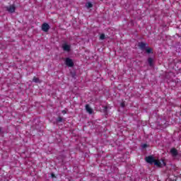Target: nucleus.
<instances>
[{
    "label": "nucleus",
    "mask_w": 181,
    "mask_h": 181,
    "mask_svg": "<svg viewBox=\"0 0 181 181\" xmlns=\"http://www.w3.org/2000/svg\"><path fill=\"white\" fill-rule=\"evenodd\" d=\"M146 161L147 163H154L156 166H158L159 168H162V166H165L166 163H165V161L163 160H155L153 156H148L146 158Z\"/></svg>",
    "instance_id": "f257e3e1"
},
{
    "label": "nucleus",
    "mask_w": 181,
    "mask_h": 181,
    "mask_svg": "<svg viewBox=\"0 0 181 181\" xmlns=\"http://www.w3.org/2000/svg\"><path fill=\"white\" fill-rule=\"evenodd\" d=\"M52 177H54V175L52 174Z\"/></svg>",
    "instance_id": "a211bd4d"
},
{
    "label": "nucleus",
    "mask_w": 181,
    "mask_h": 181,
    "mask_svg": "<svg viewBox=\"0 0 181 181\" xmlns=\"http://www.w3.org/2000/svg\"><path fill=\"white\" fill-rule=\"evenodd\" d=\"M86 6L88 9H89V8H93V4H91V2H88L86 3Z\"/></svg>",
    "instance_id": "1a4fd4ad"
},
{
    "label": "nucleus",
    "mask_w": 181,
    "mask_h": 181,
    "mask_svg": "<svg viewBox=\"0 0 181 181\" xmlns=\"http://www.w3.org/2000/svg\"><path fill=\"white\" fill-rule=\"evenodd\" d=\"M148 62L150 66H153V59H152V58H148Z\"/></svg>",
    "instance_id": "9b49d317"
},
{
    "label": "nucleus",
    "mask_w": 181,
    "mask_h": 181,
    "mask_svg": "<svg viewBox=\"0 0 181 181\" xmlns=\"http://www.w3.org/2000/svg\"><path fill=\"white\" fill-rule=\"evenodd\" d=\"M59 121H62V118H59Z\"/></svg>",
    "instance_id": "f3484780"
},
{
    "label": "nucleus",
    "mask_w": 181,
    "mask_h": 181,
    "mask_svg": "<svg viewBox=\"0 0 181 181\" xmlns=\"http://www.w3.org/2000/svg\"><path fill=\"white\" fill-rule=\"evenodd\" d=\"M62 49L64 52H70V49H71V45L64 43L62 45Z\"/></svg>",
    "instance_id": "20e7f679"
},
{
    "label": "nucleus",
    "mask_w": 181,
    "mask_h": 181,
    "mask_svg": "<svg viewBox=\"0 0 181 181\" xmlns=\"http://www.w3.org/2000/svg\"><path fill=\"white\" fill-rule=\"evenodd\" d=\"M49 29H50V25H49V24H47V23H44L42 25V30L43 32H49Z\"/></svg>",
    "instance_id": "7ed1b4c3"
},
{
    "label": "nucleus",
    "mask_w": 181,
    "mask_h": 181,
    "mask_svg": "<svg viewBox=\"0 0 181 181\" xmlns=\"http://www.w3.org/2000/svg\"><path fill=\"white\" fill-rule=\"evenodd\" d=\"M121 105H122V107H125V104H124V103H122Z\"/></svg>",
    "instance_id": "4468645a"
},
{
    "label": "nucleus",
    "mask_w": 181,
    "mask_h": 181,
    "mask_svg": "<svg viewBox=\"0 0 181 181\" xmlns=\"http://www.w3.org/2000/svg\"><path fill=\"white\" fill-rule=\"evenodd\" d=\"M86 110L87 112H88V114H93V109H91V107H90V105H86Z\"/></svg>",
    "instance_id": "6e6552de"
},
{
    "label": "nucleus",
    "mask_w": 181,
    "mask_h": 181,
    "mask_svg": "<svg viewBox=\"0 0 181 181\" xmlns=\"http://www.w3.org/2000/svg\"><path fill=\"white\" fill-rule=\"evenodd\" d=\"M7 11H8V12H10L11 13H13V12H15V6H10L7 8Z\"/></svg>",
    "instance_id": "423d86ee"
},
{
    "label": "nucleus",
    "mask_w": 181,
    "mask_h": 181,
    "mask_svg": "<svg viewBox=\"0 0 181 181\" xmlns=\"http://www.w3.org/2000/svg\"><path fill=\"white\" fill-rule=\"evenodd\" d=\"M170 153L173 156H177V150H176V148H172L170 150Z\"/></svg>",
    "instance_id": "0eeeda50"
},
{
    "label": "nucleus",
    "mask_w": 181,
    "mask_h": 181,
    "mask_svg": "<svg viewBox=\"0 0 181 181\" xmlns=\"http://www.w3.org/2000/svg\"><path fill=\"white\" fill-rule=\"evenodd\" d=\"M146 53H152V48H146Z\"/></svg>",
    "instance_id": "f8f14e48"
},
{
    "label": "nucleus",
    "mask_w": 181,
    "mask_h": 181,
    "mask_svg": "<svg viewBox=\"0 0 181 181\" xmlns=\"http://www.w3.org/2000/svg\"><path fill=\"white\" fill-rule=\"evenodd\" d=\"M146 146V144H143L142 148H145Z\"/></svg>",
    "instance_id": "2eb2a0df"
},
{
    "label": "nucleus",
    "mask_w": 181,
    "mask_h": 181,
    "mask_svg": "<svg viewBox=\"0 0 181 181\" xmlns=\"http://www.w3.org/2000/svg\"><path fill=\"white\" fill-rule=\"evenodd\" d=\"M65 64L68 66V67H73V66H74V62H73V60L70 58H66L65 59Z\"/></svg>",
    "instance_id": "f03ea898"
},
{
    "label": "nucleus",
    "mask_w": 181,
    "mask_h": 181,
    "mask_svg": "<svg viewBox=\"0 0 181 181\" xmlns=\"http://www.w3.org/2000/svg\"><path fill=\"white\" fill-rule=\"evenodd\" d=\"M62 113H63V114H66V111H65V110H63V111H62Z\"/></svg>",
    "instance_id": "dca6fc26"
},
{
    "label": "nucleus",
    "mask_w": 181,
    "mask_h": 181,
    "mask_svg": "<svg viewBox=\"0 0 181 181\" xmlns=\"http://www.w3.org/2000/svg\"><path fill=\"white\" fill-rule=\"evenodd\" d=\"M33 81L34 83H40V81L39 80V78H36V77H34V78H33Z\"/></svg>",
    "instance_id": "9d476101"
},
{
    "label": "nucleus",
    "mask_w": 181,
    "mask_h": 181,
    "mask_svg": "<svg viewBox=\"0 0 181 181\" xmlns=\"http://www.w3.org/2000/svg\"><path fill=\"white\" fill-rule=\"evenodd\" d=\"M139 47L141 50H145L146 49V47H148V44H145L144 42H139Z\"/></svg>",
    "instance_id": "39448f33"
},
{
    "label": "nucleus",
    "mask_w": 181,
    "mask_h": 181,
    "mask_svg": "<svg viewBox=\"0 0 181 181\" xmlns=\"http://www.w3.org/2000/svg\"><path fill=\"white\" fill-rule=\"evenodd\" d=\"M105 39V35L104 34H101L100 36V40H104Z\"/></svg>",
    "instance_id": "ddd939ff"
}]
</instances>
